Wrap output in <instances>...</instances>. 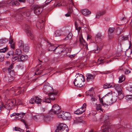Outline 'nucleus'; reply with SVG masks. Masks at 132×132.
Masks as SVG:
<instances>
[{"label":"nucleus","instance_id":"obj_1","mask_svg":"<svg viewBox=\"0 0 132 132\" xmlns=\"http://www.w3.org/2000/svg\"><path fill=\"white\" fill-rule=\"evenodd\" d=\"M102 119L104 122V125L102 127L103 128L102 132H109V130H110V126L111 124L109 122L108 116L107 115H104Z\"/></svg>","mask_w":132,"mask_h":132},{"label":"nucleus","instance_id":"obj_2","mask_svg":"<svg viewBox=\"0 0 132 132\" xmlns=\"http://www.w3.org/2000/svg\"><path fill=\"white\" fill-rule=\"evenodd\" d=\"M79 76H77L74 81L73 83L75 86L81 87L82 86V83L84 81V76L82 75H80Z\"/></svg>","mask_w":132,"mask_h":132},{"label":"nucleus","instance_id":"obj_3","mask_svg":"<svg viewBox=\"0 0 132 132\" xmlns=\"http://www.w3.org/2000/svg\"><path fill=\"white\" fill-rule=\"evenodd\" d=\"M57 92L55 90H53L52 92L49 93L48 97H46L45 101H43V102L46 103H50L51 102V100L53 101L55 100L56 95L57 94Z\"/></svg>","mask_w":132,"mask_h":132},{"label":"nucleus","instance_id":"obj_4","mask_svg":"<svg viewBox=\"0 0 132 132\" xmlns=\"http://www.w3.org/2000/svg\"><path fill=\"white\" fill-rule=\"evenodd\" d=\"M112 92H111V93H108L105 95L103 97V98H106L109 99V101L110 102L108 103L107 105H109L112 104L114 102H115L117 99V96L115 95H113L112 94Z\"/></svg>","mask_w":132,"mask_h":132},{"label":"nucleus","instance_id":"obj_5","mask_svg":"<svg viewBox=\"0 0 132 132\" xmlns=\"http://www.w3.org/2000/svg\"><path fill=\"white\" fill-rule=\"evenodd\" d=\"M47 3H45L42 5H33L32 7L34 10V13L37 15L39 14L42 11L43 8L46 6Z\"/></svg>","mask_w":132,"mask_h":132},{"label":"nucleus","instance_id":"obj_6","mask_svg":"<svg viewBox=\"0 0 132 132\" xmlns=\"http://www.w3.org/2000/svg\"><path fill=\"white\" fill-rule=\"evenodd\" d=\"M68 130V128L66 124L61 123L57 127L55 132H67Z\"/></svg>","mask_w":132,"mask_h":132},{"label":"nucleus","instance_id":"obj_7","mask_svg":"<svg viewBox=\"0 0 132 132\" xmlns=\"http://www.w3.org/2000/svg\"><path fill=\"white\" fill-rule=\"evenodd\" d=\"M16 101L15 100H13L7 101L6 104V109L8 110H9V112L11 107L14 106L15 105Z\"/></svg>","mask_w":132,"mask_h":132},{"label":"nucleus","instance_id":"obj_8","mask_svg":"<svg viewBox=\"0 0 132 132\" xmlns=\"http://www.w3.org/2000/svg\"><path fill=\"white\" fill-rule=\"evenodd\" d=\"M25 30H26L28 36L31 39H33L34 38V36L31 32L30 27L28 25H25Z\"/></svg>","mask_w":132,"mask_h":132},{"label":"nucleus","instance_id":"obj_9","mask_svg":"<svg viewBox=\"0 0 132 132\" xmlns=\"http://www.w3.org/2000/svg\"><path fill=\"white\" fill-rule=\"evenodd\" d=\"M60 108L59 106L57 104L54 105L52 107V109L51 110V111L53 112L54 114L58 113L60 112Z\"/></svg>","mask_w":132,"mask_h":132},{"label":"nucleus","instance_id":"obj_10","mask_svg":"<svg viewBox=\"0 0 132 132\" xmlns=\"http://www.w3.org/2000/svg\"><path fill=\"white\" fill-rule=\"evenodd\" d=\"M44 92L45 94L50 93L54 90L53 88L49 85H45L43 87Z\"/></svg>","mask_w":132,"mask_h":132},{"label":"nucleus","instance_id":"obj_11","mask_svg":"<svg viewBox=\"0 0 132 132\" xmlns=\"http://www.w3.org/2000/svg\"><path fill=\"white\" fill-rule=\"evenodd\" d=\"M70 6L69 10H68V13L66 14L65 15L66 16L68 17L70 16L72 12H73L72 9V6H73V3L72 0H70ZM73 6L72 7H73Z\"/></svg>","mask_w":132,"mask_h":132},{"label":"nucleus","instance_id":"obj_12","mask_svg":"<svg viewBox=\"0 0 132 132\" xmlns=\"http://www.w3.org/2000/svg\"><path fill=\"white\" fill-rule=\"evenodd\" d=\"M93 91L92 90H89L86 92V95H89L91 97V100L92 102L95 101L96 100V97L93 94H92L91 93L93 92Z\"/></svg>","mask_w":132,"mask_h":132},{"label":"nucleus","instance_id":"obj_13","mask_svg":"<svg viewBox=\"0 0 132 132\" xmlns=\"http://www.w3.org/2000/svg\"><path fill=\"white\" fill-rule=\"evenodd\" d=\"M44 69L41 66L39 65L37 67L35 71V75H38L40 74L42 72Z\"/></svg>","mask_w":132,"mask_h":132},{"label":"nucleus","instance_id":"obj_14","mask_svg":"<svg viewBox=\"0 0 132 132\" xmlns=\"http://www.w3.org/2000/svg\"><path fill=\"white\" fill-rule=\"evenodd\" d=\"M64 50V48L62 46H58L55 47L54 52L55 54H60L63 52Z\"/></svg>","mask_w":132,"mask_h":132},{"label":"nucleus","instance_id":"obj_15","mask_svg":"<svg viewBox=\"0 0 132 132\" xmlns=\"http://www.w3.org/2000/svg\"><path fill=\"white\" fill-rule=\"evenodd\" d=\"M24 116L25 113H17V117H18L16 119H20V120L25 124V120L23 119H22L23 118Z\"/></svg>","mask_w":132,"mask_h":132},{"label":"nucleus","instance_id":"obj_16","mask_svg":"<svg viewBox=\"0 0 132 132\" xmlns=\"http://www.w3.org/2000/svg\"><path fill=\"white\" fill-rule=\"evenodd\" d=\"M47 45L48 47H49L48 50L49 51H54V52L55 48V45H52L49 42L47 41L46 42Z\"/></svg>","mask_w":132,"mask_h":132},{"label":"nucleus","instance_id":"obj_17","mask_svg":"<svg viewBox=\"0 0 132 132\" xmlns=\"http://www.w3.org/2000/svg\"><path fill=\"white\" fill-rule=\"evenodd\" d=\"M7 3L9 4L10 5H18L19 4V3L17 1L13 0H9L7 2Z\"/></svg>","mask_w":132,"mask_h":132},{"label":"nucleus","instance_id":"obj_18","mask_svg":"<svg viewBox=\"0 0 132 132\" xmlns=\"http://www.w3.org/2000/svg\"><path fill=\"white\" fill-rule=\"evenodd\" d=\"M86 80L88 81H92L93 79L95 77V76L91 74L90 73H87L86 74Z\"/></svg>","mask_w":132,"mask_h":132},{"label":"nucleus","instance_id":"obj_19","mask_svg":"<svg viewBox=\"0 0 132 132\" xmlns=\"http://www.w3.org/2000/svg\"><path fill=\"white\" fill-rule=\"evenodd\" d=\"M8 72L10 74V77L11 78V79L9 80V81H11L13 80V77L15 76V73L13 70L8 71Z\"/></svg>","mask_w":132,"mask_h":132},{"label":"nucleus","instance_id":"obj_20","mask_svg":"<svg viewBox=\"0 0 132 132\" xmlns=\"http://www.w3.org/2000/svg\"><path fill=\"white\" fill-rule=\"evenodd\" d=\"M113 87H114V88L117 91L118 93L122 91V90L121 88V86L119 85L118 84L114 85L113 84Z\"/></svg>","mask_w":132,"mask_h":132},{"label":"nucleus","instance_id":"obj_21","mask_svg":"<svg viewBox=\"0 0 132 132\" xmlns=\"http://www.w3.org/2000/svg\"><path fill=\"white\" fill-rule=\"evenodd\" d=\"M81 12L85 16L88 15L90 14V12L89 10L86 9L84 10H81Z\"/></svg>","mask_w":132,"mask_h":132},{"label":"nucleus","instance_id":"obj_22","mask_svg":"<svg viewBox=\"0 0 132 132\" xmlns=\"http://www.w3.org/2000/svg\"><path fill=\"white\" fill-rule=\"evenodd\" d=\"M103 38V36L100 33H98L96 35L95 38V40L96 41H98V42L101 41V39Z\"/></svg>","mask_w":132,"mask_h":132},{"label":"nucleus","instance_id":"obj_23","mask_svg":"<svg viewBox=\"0 0 132 132\" xmlns=\"http://www.w3.org/2000/svg\"><path fill=\"white\" fill-rule=\"evenodd\" d=\"M85 110V109H82L81 108H80L79 109L77 110L74 113L77 114H81L83 113Z\"/></svg>","mask_w":132,"mask_h":132},{"label":"nucleus","instance_id":"obj_24","mask_svg":"<svg viewBox=\"0 0 132 132\" xmlns=\"http://www.w3.org/2000/svg\"><path fill=\"white\" fill-rule=\"evenodd\" d=\"M9 43L10 44V47L11 48L14 50L15 49V45L13 39L10 38L9 40Z\"/></svg>","mask_w":132,"mask_h":132},{"label":"nucleus","instance_id":"obj_25","mask_svg":"<svg viewBox=\"0 0 132 132\" xmlns=\"http://www.w3.org/2000/svg\"><path fill=\"white\" fill-rule=\"evenodd\" d=\"M113 83H106L105 84L103 85V87L105 89H107L108 88H110L113 87Z\"/></svg>","mask_w":132,"mask_h":132},{"label":"nucleus","instance_id":"obj_26","mask_svg":"<svg viewBox=\"0 0 132 132\" xmlns=\"http://www.w3.org/2000/svg\"><path fill=\"white\" fill-rule=\"evenodd\" d=\"M19 48L21 49H23V50H24V43L23 41L20 40L19 42Z\"/></svg>","mask_w":132,"mask_h":132},{"label":"nucleus","instance_id":"obj_27","mask_svg":"<svg viewBox=\"0 0 132 132\" xmlns=\"http://www.w3.org/2000/svg\"><path fill=\"white\" fill-rule=\"evenodd\" d=\"M35 103L36 104H41L42 102V99L36 96Z\"/></svg>","mask_w":132,"mask_h":132},{"label":"nucleus","instance_id":"obj_28","mask_svg":"<svg viewBox=\"0 0 132 132\" xmlns=\"http://www.w3.org/2000/svg\"><path fill=\"white\" fill-rule=\"evenodd\" d=\"M63 119L65 120L68 119L69 117L70 114L69 112H64Z\"/></svg>","mask_w":132,"mask_h":132},{"label":"nucleus","instance_id":"obj_29","mask_svg":"<svg viewBox=\"0 0 132 132\" xmlns=\"http://www.w3.org/2000/svg\"><path fill=\"white\" fill-rule=\"evenodd\" d=\"M125 79V77L124 75H122L119 77V83H121L124 81Z\"/></svg>","mask_w":132,"mask_h":132},{"label":"nucleus","instance_id":"obj_30","mask_svg":"<svg viewBox=\"0 0 132 132\" xmlns=\"http://www.w3.org/2000/svg\"><path fill=\"white\" fill-rule=\"evenodd\" d=\"M36 96H33L29 101V103L31 104H34L35 103Z\"/></svg>","mask_w":132,"mask_h":132},{"label":"nucleus","instance_id":"obj_31","mask_svg":"<svg viewBox=\"0 0 132 132\" xmlns=\"http://www.w3.org/2000/svg\"><path fill=\"white\" fill-rule=\"evenodd\" d=\"M72 35L71 33L69 32L68 33V36L65 38L64 39V40H66L70 39L72 38Z\"/></svg>","mask_w":132,"mask_h":132},{"label":"nucleus","instance_id":"obj_32","mask_svg":"<svg viewBox=\"0 0 132 132\" xmlns=\"http://www.w3.org/2000/svg\"><path fill=\"white\" fill-rule=\"evenodd\" d=\"M61 35V31L59 30H56L54 32V36L58 37Z\"/></svg>","mask_w":132,"mask_h":132},{"label":"nucleus","instance_id":"obj_33","mask_svg":"<svg viewBox=\"0 0 132 132\" xmlns=\"http://www.w3.org/2000/svg\"><path fill=\"white\" fill-rule=\"evenodd\" d=\"M105 13V12L104 11L98 12L96 14V18H99L100 16L103 15Z\"/></svg>","mask_w":132,"mask_h":132},{"label":"nucleus","instance_id":"obj_34","mask_svg":"<svg viewBox=\"0 0 132 132\" xmlns=\"http://www.w3.org/2000/svg\"><path fill=\"white\" fill-rule=\"evenodd\" d=\"M75 25L76 27V29L78 30V32H79L80 30L81 29V27H78V24L76 21L75 22Z\"/></svg>","mask_w":132,"mask_h":132},{"label":"nucleus","instance_id":"obj_35","mask_svg":"<svg viewBox=\"0 0 132 132\" xmlns=\"http://www.w3.org/2000/svg\"><path fill=\"white\" fill-rule=\"evenodd\" d=\"M96 108L97 110H100L103 111V109H102L101 105L100 104H96Z\"/></svg>","mask_w":132,"mask_h":132},{"label":"nucleus","instance_id":"obj_36","mask_svg":"<svg viewBox=\"0 0 132 132\" xmlns=\"http://www.w3.org/2000/svg\"><path fill=\"white\" fill-rule=\"evenodd\" d=\"M25 128H26V132H31V129L29 127V126L28 125L26 122H25Z\"/></svg>","mask_w":132,"mask_h":132},{"label":"nucleus","instance_id":"obj_37","mask_svg":"<svg viewBox=\"0 0 132 132\" xmlns=\"http://www.w3.org/2000/svg\"><path fill=\"white\" fill-rule=\"evenodd\" d=\"M125 98L127 101L132 100V95L126 96H125Z\"/></svg>","mask_w":132,"mask_h":132},{"label":"nucleus","instance_id":"obj_38","mask_svg":"<svg viewBox=\"0 0 132 132\" xmlns=\"http://www.w3.org/2000/svg\"><path fill=\"white\" fill-rule=\"evenodd\" d=\"M118 93V98L119 100H121L124 97V96L122 94V91Z\"/></svg>","mask_w":132,"mask_h":132},{"label":"nucleus","instance_id":"obj_39","mask_svg":"<svg viewBox=\"0 0 132 132\" xmlns=\"http://www.w3.org/2000/svg\"><path fill=\"white\" fill-rule=\"evenodd\" d=\"M0 108H1V111L2 110H4L5 109H7L6 104L5 105L4 104L2 103L1 105H0Z\"/></svg>","mask_w":132,"mask_h":132},{"label":"nucleus","instance_id":"obj_40","mask_svg":"<svg viewBox=\"0 0 132 132\" xmlns=\"http://www.w3.org/2000/svg\"><path fill=\"white\" fill-rule=\"evenodd\" d=\"M22 53V51L20 50L16 49L15 52V54L18 55H20Z\"/></svg>","mask_w":132,"mask_h":132},{"label":"nucleus","instance_id":"obj_41","mask_svg":"<svg viewBox=\"0 0 132 132\" xmlns=\"http://www.w3.org/2000/svg\"><path fill=\"white\" fill-rule=\"evenodd\" d=\"M122 29L120 28H117V29L116 34L117 35H119L122 31Z\"/></svg>","mask_w":132,"mask_h":132},{"label":"nucleus","instance_id":"obj_42","mask_svg":"<svg viewBox=\"0 0 132 132\" xmlns=\"http://www.w3.org/2000/svg\"><path fill=\"white\" fill-rule=\"evenodd\" d=\"M114 28H110L109 29V35L110 34L112 33L114 31Z\"/></svg>","mask_w":132,"mask_h":132},{"label":"nucleus","instance_id":"obj_43","mask_svg":"<svg viewBox=\"0 0 132 132\" xmlns=\"http://www.w3.org/2000/svg\"><path fill=\"white\" fill-rule=\"evenodd\" d=\"M64 112H60L58 114V117L60 118H62L63 119Z\"/></svg>","mask_w":132,"mask_h":132},{"label":"nucleus","instance_id":"obj_44","mask_svg":"<svg viewBox=\"0 0 132 132\" xmlns=\"http://www.w3.org/2000/svg\"><path fill=\"white\" fill-rule=\"evenodd\" d=\"M120 37L122 40H127L128 38L126 36H124L123 35H122L120 36Z\"/></svg>","mask_w":132,"mask_h":132},{"label":"nucleus","instance_id":"obj_45","mask_svg":"<svg viewBox=\"0 0 132 132\" xmlns=\"http://www.w3.org/2000/svg\"><path fill=\"white\" fill-rule=\"evenodd\" d=\"M8 50L7 47H5L3 48L0 49V52L4 53Z\"/></svg>","mask_w":132,"mask_h":132},{"label":"nucleus","instance_id":"obj_46","mask_svg":"<svg viewBox=\"0 0 132 132\" xmlns=\"http://www.w3.org/2000/svg\"><path fill=\"white\" fill-rule=\"evenodd\" d=\"M25 60V56L23 55L21 56L20 59H19V61H21L23 62Z\"/></svg>","mask_w":132,"mask_h":132},{"label":"nucleus","instance_id":"obj_47","mask_svg":"<svg viewBox=\"0 0 132 132\" xmlns=\"http://www.w3.org/2000/svg\"><path fill=\"white\" fill-rule=\"evenodd\" d=\"M13 65L14 63H12L11 64L8 69V71L13 70Z\"/></svg>","mask_w":132,"mask_h":132},{"label":"nucleus","instance_id":"obj_48","mask_svg":"<svg viewBox=\"0 0 132 132\" xmlns=\"http://www.w3.org/2000/svg\"><path fill=\"white\" fill-rule=\"evenodd\" d=\"M17 113H16L15 112H14V113H13L12 114H10V116L11 117H13L15 116V118L16 119H17V118L18 117H17Z\"/></svg>","mask_w":132,"mask_h":132},{"label":"nucleus","instance_id":"obj_49","mask_svg":"<svg viewBox=\"0 0 132 132\" xmlns=\"http://www.w3.org/2000/svg\"><path fill=\"white\" fill-rule=\"evenodd\" d=\"M29 47L28 45H25V52H28L29 51Z\"/></svg>","mask_w":132,"mask_h":132},{"label":"nucleus","instance_id":"obj_50","mask_svg":"<svg viewBox=\"0 0 132 132\" xmlns=\"http://www.w3.org/2000/svg\"><path fill=\"white\" fill-rule=\"evenodd\" d=\"M79 42L80 43L82 44L84 42H85L84 40L82 37L81 38H80Z\"/></svg>","mask_w":132,"mask_h":132},{"label":"nucleus","instance_id":"obj_51","mask_svg":"<svg viewBox=\"0 0 132 132\" xmlns=\"http://www.w3.org/2000/svg\"><path fill=\"white\" fill-rule=\"evenodd\" d=\"M18 57L17 56L16 57H14L12 59V61L13 62H14L16 60H17L18 59Z\"/></svg>","mask_w":132,"mask_h":132},{"label":"nucleus","instance_id":"obj_52","mask_svg":"<svg viewBox=\"0 0 132 132\" xmlns=\"http://www.w3.org/2000/svg\"><path fill=\"white\" fill-rule=\"evenodd\" d=\"M86 104L84 103L83 104L82 107L81 108H81L82 109H85V108H86Z\"/></svg>","mask_w":132,"mask_h":132},{"label":"nucleus","instance_id":"obj_53","mask_svg":"<svg viewBox=\"0 0 132 132\" xmlns=\"http://www.w3.org/2000/svg\"><path fill=\"white\" fill-rule=\"evenodd\" d=\"M125 72V74H128L130 73V71L129 70H128L127 69H126V70Z\"/></svg>","mask_w":132,"mask_h":132},{"label":"nucleus","instance_id":"obj_54","mask_svg":"<svg viewBox=\"0 0 132 132\" xmlns=\"http://www.w3.org/2000/svg\"><path fill=\"white\" fill-rule=\"evenodd\" d=\"M108 99V98H103V97L101 99L100 98V103L102 104L103 103V99Z\"/></svg>","mask_w":132,"mask_h":132},{"label":"nucleus","instance_id":"obj_55","mask_svg":"<svg viewBox=\"0 0 132 132\" xmlns=\"http://www.w3.org/2000/svg\"><path fill=\"white\" fill-rule=\"evenodd\" d=\"M9 52V54L11 55H13L14 54V52L13 50L11 51H10Z\"/></svg>","mask_w":132,"mask_h":132},{"label":"nucleus","instance_id":"obj_56","mask_svg":"<svg viewBox=\"0 0 132 132\" xmlns=\"http://www.w3.org/2000/svg\"><path fill=\"white\" fill-rule=\"evenodd\" d=\"M30 15V11H28L27 13L26 16L27 17L29 16Z\"/></svg>","mask_w":132,"mask_h":132},{"label":"nucleus","instance_id":"obj_57","mask_svg":"<svg viewBox=\"0 0 132 132\" xmlns=\"http://www.w3.org/2000/svg\"><path fill=\"white\" fill-rule=\"evenodd\" d=\"M109 102H109V101H107V104H106L105 103H103L102 104V105L104 106L105 105H107V104H108V103H109Z\"/></svg>","mask_w":132,"mask_h":132},{"label":"nucleus","instance_id":"obj_58","mask_svg":"<svg viewBox=\"0 0 132 132\" xmlns=\"http://www.w3.org/2000/svg\"><path fill=\"white\" fill-rule=\"evenodd\" d=\"M75 56V54H73L70 55L69 56V57L71 58H73Z\"/></svg>","mask_w":132,"mask_h":132},{"label":"nucleus","instance_id":"obj_59","mask_svg":"<svg viewBox=\"0 0 132 132\" xmlns=\"http://www.w3.org/2000/svg\"><path fill=\"white\" fill-rule=\"evenodd\" d=\"M4 3H0V7H3V6L4 5Z\"/></svg>","mask_w":132,"mask_h":132},{"label":"nucleus","instance_id":"obj_60","mask_svg":"<svg viewBox=\"0 0 132 132\" xmlns=\"http://www.w3.org/2000/svg\"><path fill=\"white\" fill-rule=\"evenodd\" d=\"M14 130L16 131H19V130L20 128L15 127L14 128Z\"/></svg>","mask_w":132,"mask_h":132},{"label":"nucleus","instance_id":"obj_61","mask_svg":"<svg viewBox=\"0 0 132 132\" xmlns=\"http://www.w3.org/2000/svg\"><path fill=\"white\" fill-rule=\"evenodd\" d=\"M102 59H101L100 60V61L102 63L103 62L104 60V59L105 58V57H103V58L102 57L101 58Z\"/></svg>","mask_w":132,"mask_h":132},{"label":"nucleus","instance_id":"obj_62","mask_svg":"<svg viewBox=\"0 0 132 132\" xmlns=\"http://www.w3.org/2000/svg\"><path fill=\"white\" fill-rule=\"evenodd\" d=\"M53 0H47L46 1V2H47V3H47L46 4V5H47L48 4V3H49V2H51V1H52Z\"/></svg>","mask_w":132,"mask_h":132},{"label":"nucleus","instance_id":"obj_63","mask_svg":"<svg viewBox=\"0 0 132 132\" xmlns=\"http://www.w3.org/2000/svg\"><path fill=\"white\" fill-rule=\"evenodd\" d=\"M18 1L20 2H24L25 0H18Z\"/></svg>","mask_w":132,"mask_h":132},{"label":"nucleus","instance_id":"obj_64","mask_svg":"<svg viewBox=\"0 0 132 132\" xmlns=\"http://www.w3.org/2000/svg\"><path fill=\"white\" fill-rule=\"evenodd\" d=\"M95 53H98L99 52V51L98 50V48L97 49V50H96L95 51Z\"/></svg>","mask_w":132,"mask_h":132}]
</instances>
